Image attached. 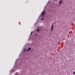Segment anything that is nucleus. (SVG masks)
I'll list each match as a JSON object with an SVG mask.
<instances>
[{
  "label": "nucleus",
  "instance_id": "obj_1",
  "mask_svg": "<svg viewBox=\"0 0 75 75\" xmlns=\"http://www.w3.org/2000/svg\"><path fill=\"white\" fill-rule=\"evenodd\" d=\"M45 11L44 10L41 13L42 16H43L45 14Z\"/></svg>",
  "mask_w": 75,
  "mask_h": 75
},
{
  "label": "nucleus",
  "instance_id": "obj_2",
  "mask_svg": "<svg viewBox=\"0 0 75 75\" xmlns=\"http://www.w3.org/2000/svg\"><path fill=\"white\" fill-rule=\"evenodd\" d=\"M51 30L52 31L53 30V25H52L51 26Z\"/></svg>",
  "mask_w": 75,
  "mask_h": 75
},
{
  "label": "nucleus",
  "instance_id": "obj_3",
  "mask_svg": "<svg viewBox=\"0 0 75 75\" xmlns=\"http://www.w3.org/2000/svg\"><path fill=\"white\" fill-rule=\"evenodd\" d=\"M62 2V0H60V1L59 2V4H61Z\"/></svg>",
  "mask_w": 75,
  "mask_h": 75
},
{
  "label": "nucleus",
  "instance_id": "obj_4",
  "mask_svg": "<svg viewBox=\"0 0 75 75\" xmlns=\"http://www.w3.org/2000/svg\"><path fill=\"white\" fill-rule=\"evenodd\" d=\"M31 48L30 47L28 49V50H29V51H30V50H31Z\"/></svg>",
  "mask_w": 75,
  "mask_h": 75
},
{
  "label": "nucleus",
  "instance_id": "obj_5",
  "mask_svg": "<svg viewBox=\"0 0 75 75\" xmlns=\"http://www.w3.org/2000/svg\"><path fill=\"white\" fill-rule=\"evenodd\" d=\"M40 31V29H37V32H38V31Z\"/></svg>",
  "mask_w": 75,
  "mask_h": 75
},
{
  "label": "nucleus",
  "instance_id": "obj_6",
  "mask_svg": "<svg viewBox=\"0 0 75 75\" xmlns=\"http://www.w3.org/2000/svg\"><path fill=\"white\" fill-rule=\"evenodd\" d=\"M26 50V49H25L24 50V52H25V51Z\"/></svg>",
  "mask_w": 75,
  "mask_h": 75
},
{
  "label": "nucleus",
  "instance_id": "obj_7",
  "mask_svg": "<svg viewBox=\"0 0 75 75\" xmlns=\"http://www.w3.org/2000/svg\"><path fill=\"white\" fill-rule=\"evenodd\" d=\"M16 75H18V73H16Z\"/></svg>",
  "mask_w": 75,
  "mask_h": 75
},
{
  "label": "nucleus",
  "instance_id": "obj_8",
  "mask_svg": "<svg viewBox=\"0 0 75 75\" xmlns=\"http://www.w3.org/2000/svg\"><path fill=\"white\" fill-rule=\"evenodd\" d=\"M44 20V18H42L41 19V20Z\"/></svg>",
  "mask_w": 75,
  "mask_h": 75
},
{
  "label": "nucleus",
  "instance_id": "obj_9",
  "mask_svg": "<svg viewBox=\"0 0 75 75\" xmlns=\"http://www.w3.org/2000/svg\"><path fill=\"white\" fill-rule=\"evenodd\" d=\"M29 50H28V49L27 50H26V51L27 52H28V51Z\"/></svg>",
  "mask_w": 75,
  "mask_h": 75
},
{
  "label": "nucleus",
  "instance_id": "obj_10",
  "mask_svg": "<svg viewBox=\"0 0 75 75\" xmlns=\"http://www.w3.org/2000/svg\"><path fill=\"white\" fill-rule=\"evenodd\" d=\"M33 34V32H31L30 34L31 35Z\"/></svg>",
  "mask_w": 75,
  "mask_h": 75
},
{
  "label": "nucleus",
  "instance_id": "obj_11",
  "mask_svg": "<svg viewBox=\"0 0 75 75\" xmlns=\"http://www.w3.org/2000/svg\"><path fill=\"white\" fill-rule=\"evenodd\" d=\"M74 74H75V71L74 72Z\"/></svg>",
  "mask_w": 75,
  "mask_h": 75
},
{
  "label": "nucleus",
  "instance_id": "obj_12",
  "mask_svg": "<svg viewBox=\"0 0 75 75\" xmlns=\"http://www.w3.org/2000/svg\"><path fill=\"white\" fill-rule=\"evenodd\" d=\"M43 17H44V16H43Z\"/></svg>",
  "mask_w": 75,
  "mask_h": 75
}]
</instances>
